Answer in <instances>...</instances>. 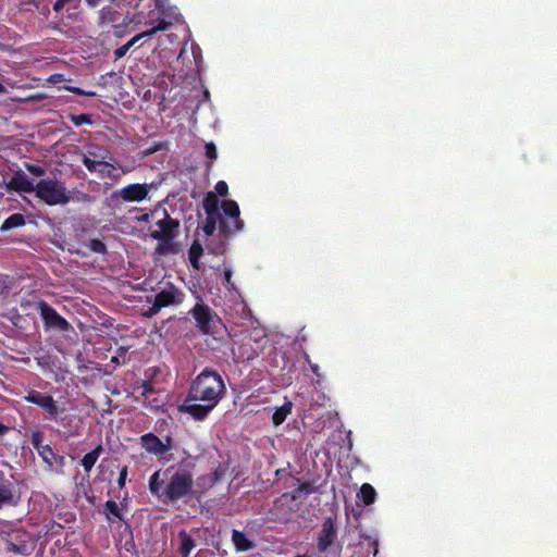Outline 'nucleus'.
I'll return each mask as SVG.
<instances>
[{
	"mask_svg": "<svg viewBox=\"0 0 557 557\" xmlns=\"http://www.w3.org/2000/svg\"><path fill=\"white\" fill-rule=\"evenodd\" d=\"M82 163L90 173H97L99 165H101V160H95L84 154L82 158Z\"/></svg>",
	"mask_w": 557,
	"mask_h": 557,
	"instance_id": "473e14b6",
	"label": "nucleus"
},
{
	"mask_svg": "<svg viewBox=\"0 0 557 557\" xmlns=\"http://www.w3.org/2000/svg\"><path fill=\"white\" fill-rule=\"evenodd\" d=\"M232 542L237 552H247L255 547V543L249 540L245 533L238 530H233Z\"/></svg>",
	"mask_w": 557,
	"mask_h": 557,
	"instance_id": "5701e85b",
	"label": "nucleus"
},
{
	"mask_svg": "<svg viewBox=\"0 0 557 557\" xmlns=\"http://www.w3.org/2000/svg\"><path fill=\"white\" fill-rule=\"evenodd\" d=\"M149 188L150 187L147 184H129L120 190L112 193L111 198L121 197L127 202H140L147 198Z\"/></svg>",
	"mask_w": 557,
	"mask_h": 557,
	"instance_id": "9b49d317",
	"label": "nucleus"
},
{
	"mask_svg": "<svg viewBox=\"0 0 557 557\" xmlns=\"http://www.w3.org/2000/svg\"><path fill=\"white\" fill-rule=\"evenodd\" d=\"M21 490L13 475L0 470V510L16 507L21 502Z\"/></svg>",
	"mask_w": 557,
	"mask_h": 557,
	"instance_id": "1a4fd4ad",
	"label": "nucleus"
},
{
	"mask_svg": "<svg viewBox=\"0 0 557 557\" xmlns=\"http://www.w3.org/2000/svg\"><path fill=\"white\" fill-rule=\"evenodd\" d=\"M314 493V487L309 482H302L292 492L283 493L280 497L275 498V508L282 509L285 505L290 506L292 503Z\"/></svg>",
	"mask_w": 557,
	"mask_h": 557,
	"instance_id": "4468645a",
	"label": "nucleus"
},
{
	"mask_svg": "<svg viewBox=\"0 0 557 557\" xmlns=\"http://www.w3.org/2000/svg\"><path fill=\"white\" fill-rule=\"evenodd\" d=\"M309 366H310L311 371H312V372H313L318 377H319V376H321L320 371H319V370H320V368H319V366H318L317 363H311V362L309 361Z\"/></svg>",
	"mask_w": 557,
	"mask_h": 557,
	"instance_id": "864d4df0",
	"label": "nucleus"
},
{
	"mask_svg": "<svg viewBox=\"0 0 557 557\" xmlns=\"http://www.w3.org/2000/svg\"><path fill=\"white\" fill-rule=\"evenodd\" d=\"M66 89L77 96H84L85 94V90L79 87H67Z\"/></svg>",
	"mask_w": 557,
	"mask_h": 557,
	"instance_id": "8fccbe9b",
	"label": "nucleus"
},
{
	"mask_svg": "<svg viewBox=\"0 0 557 557\" xmlns=\"http://www.w3.org/2000/svg\"><path fill=\"white\" fill-rule=\"evenodd\" d=\"M125 500L126 498H124V500L121 504H117L114 500H107L104 503L103 515L109 523L112 524L116 521H125V517L123 513V510L125 508Z\"/></svg>",
	"mask_w": 557,
	"mask_h": 557,
	"instance_id": "f3484780",
	"label": "nucleus"
},
{
	"mask_svg": "<svg viewBox=\"0 0 557 557\" xmlns=\"http://www.w3.org/2000/svg\"><path fill=\"white\" fill-rule=\"evenodd\" d=\"M23 400L42 409L45 420L57 423L63 421L60 419V414L65 409L59 405L52 395L32 388L23 396Z\"/></svg>",
	"mask_w": 557,
	"mask_h": 557,
	"instance_id": "39448f33",
	"label": "nucleus"
},
{
	"mask_svg": "<svg viewBox=\"0 0 557 557\" xmlns=\"http://www.w3.org/2000/svg\"><path fill=\"white\" fill-rule=\"evenodd\" d=\"M180 545H178V554L181 557H189L191 550L196 547L195 539L188 534L185 530H182L177 534Z\"/></svg>",
	"mask_w": 557,
	"mask_h": 557,
	"instance_id": "4be33fe9",
	"label": "nucleus"
},
{
	"mask_svg": "<svg viewBox=\"0 0 557 557\" xmlns=\"http://www.w3.org/2000/svg\"><path fill=\"white\" fill-rule=\"evenodd\" d=\"M154 300L162 309L170 306H178L185 300V293L173 283H169L165 288L156 294Z\"/></svg>",
	"mask_w": 557,
	"mask_h": 557,
	"instance_id": "f8f14e48",
	"label": "nucleus"
},
{
	"mask_svg": "<svg viewBox=\"0 0 557 557\" xmlns=\"http://www.w3.org/2000/svg\"><path fill=\"white\" fill-rule=\"evenodd\" d=\"M188 397L186 398L184 405L182 406V411L188 413L196 421H203L209 413L216 407L208 401H194L189 403Z\"/></svg>",
	"mask_w": 557,
	"mask_h": 557,
	"instance_id": "2eb2a0df",
	"label": "nucleus"
},
{
	"mask_svg": "<svg viewBox=\"0 0 557 557\" xmlns=\"http://www.w3.org/2000/svg\"><path fill=\"white\" fill-rule=\"evenodd\" d=\"M5 90L4 86L0 83V94Z\"/></svg>",
	"mask_w": 557,
	"mask_h": 557,
	"instance_id": "680f3d73",
	"label": "nucleus"
},
{
	"mask_svg": "<svg viewBox=\"0 0 557 557\" xmlns=\"http://www.w3.org/2000/svg\"><path fill=\"white\" fill-rule=\"evenodd\" d=\"M337 539V530L335 525V520L332 517H327L323 523L321 532L318 536L317 546L320 553H325L331 545Z\"/></svg>",
	"mask_w": 557,
	"mask_h": 557,
	"instance_id": "ddd939ff",
	"label": "nucleus"
},
{
	"mask_svg": "<svg viewBox=\"0 0 557 557\" xmlns=\"http://www.w3.org/2000/svg\"><path fill=\"white\" fill-rule=\"evenodd\" d=\"M127 473H128V468H127V466H124L120 470L119 478H117V485H119L120 488H123L125 486L126 479H127Z\"/></svg>",
	"mask_w": 557,
	"mask_h": 557,
	"instance_id": "79ce46f5",
	"label": "nucleus"
},
{
	"mask_svg": "<svg viewBox=\"0 0 557 557\" xmlns=\"http://www.w3.org/2000/svg\"><path fill=\"white\" fill-rule=\"evenodd\" d=\"M151 495L164 505L188 503L194 494V474L183 463L172 465L153 472L148 481Z\"/></svg>",
	"mask_w": 557,
	"mask_h": 557,
	"instance_id": "f257e3e1",
	"label": "nucleus"
},
{
	"mask_svg": "<svg viewBox=\"0 0 557 557\" xmlns=\"http://www.w3.org/2000/svg\"><path fill=\"white\" fill-rule=\"evenodd\" d=\"M7 188L17 193L30 194L35 191L36 185H34V183L27 178L26 174L20 170L15 172L7 183Z\"/></svg>",
	"mask_w": 557,
	"mask_h": 557,
	"instance_id": "dca6fc26",
	"label": "nucleus"
},
{
	"mask_svg": "<svg viewBox=\"0 0 557 557\" xmlns=\"http://www.w3.org/2000/svg\"><path fill=\"white\" fill-rule=\"evenodd\" d=\"M97 174L100 178H111L113 181H116L119 178V174L116 173L115 166L107 162L104 160H101V165H99V170L97 171Z\"/></svg>",
	"mask_w": 557,
	"mask_h": 557,
	"instance_id": "c756f323",
	"label": "nucleus"
},
{
	"mask_svg": "<svg viewBox=\"0 0 557 557\" xmlns=\"http://www.w3.org/2000/svg\"><path fill=\"white\" fill-rule=\"evenodd\" d=\"M63 525L59 522L52 521L48 527L46 531L47 537H53L57 535H60L63 531Z\"/></svg>",
	"mask_w": 557,
	"mask_h": 557,
	"instance_id": "c9c22d12",
	"label": "nucleus"
},
{
	"mask_svg": "<svg viewBox=\"0 0 557 557\" xmlns=\"http://www.w3.org/2000/svg\"><path fill=\"white\" fill-rule=\"evenodd\" d=\"M162 310V308L160 307V305L153 299L151 306L149 307V309L144 313V315L146 318H152L154 315H157L160 311Z\"/></svg>",
	"mask_w": 557,
	"mask_h": 557,
	"instance_id": "a19ab883",
	"label": "nucleus"
},
{
	"mask_svg": "<svg viewBox=\"0 0 557 557\" xmlns=\"http://www.w3.org/2000/svg\"><path fill=\"white\" fill-rule=\"evenodd\" d=\"M215 195L226 197L228 194V185L224 181H219L214 186Z\"/></svg>",
	"mask_w": 557,
	"mask_h": 557,
	"instance_id": "58836bf2",
	"label": "nucleus"
},
{
	"mask_svg": "<svg viewBox=\"0 0 557 557\" xmlns=\"http://www.w3.org/2000/svg\"><path fill=\"white\" fill-rule=\"evenodd\" d=\"M199 301L190 309L189 313L196 322V326L203 335H214L216 333V324L221 322L219 315L197 296Z\"/></svg>",
	"mask_w": 557,
	"mask_h": 557,
	"instance_id": "6e6552de",
	"label": "nucleus"
},
{
	"mask_svg": "<svg viewBox=\"0 0 557 557\" xmlns=\"http://www.w3.org/2000/svg\"><path fill=\"white\" fill-rule=\"evenodd\" d=\"M26 170L35 176H44L46 174L45 168L34 163H25Z\"/></svg>",
	"mask_w": 557,
	"mask_h": 557,
	"instance_id": "4c0bfd02",
	"label": "nucleus"
},
{
	"mask_svg": "<svg viewBox=\"0 0 557 557\" xmlns=\"http://www.w3.org/2000/svg\"><path fill=\"white\" fill-rule=\"evenodd\" d=\"M44 437H45L44 432H41L39 430L32 431L29 442H30L32 446L34 447V449H36V451H38L41 447H44L46 445V444H44Z\"/></svg>",
	"mask_w": 557,
	"mask_h": 557,
	"instance_id": "2f4dec72",
	"label": "nucleus"
},
{
	"mask_svg": "<svg viewBox=\"0 0 557 557\" xmlns=\"http://www.w3.org/2000/svg\"><path fill=\"white\" fill-rule=\"evenodd\" d=\"M158 372V369L157 368H149L147 371H146V376H152L154 375L156 373Z\"/></svg>",
	"mask_w": 557,
	"mask_h": 557,
	"instance_id": "13d9d810",
	"label": "nucleus"
},
{
	"mask_svg": "<svg viewBox=\"0 0 557 557\" xmlns=\"http://www.w3.org/2000/svg\"><path fill=\"white\" fill-rule=\"evenodd\" d=\"M38 310L46 330H57L60 332H69L72 330L70 322L60 315L47 301L40 300L38 302Z\"/></svg>",
	"mask_w": 557,
	"mask_h": 557,
	"instance_id": "9d476101",
	"label": "nucleus"
},
{
	"mask_svg": "<svg viewBox=\"0 0 557 557\" xmlns=\"http://www.w3.org/2000/svg\"><path fill=\"white\" fill-rule=\"evenodd\" d=\"M65 547V542L61 541V540H57L53 544V546L50 548V553L52 555L55 554V549H63Z\"/></svg>",
	"mask_w": 557,
	"mask_h": 557,
	"instance_id": "09e8293b",
	"label": "nucleus"
},
{
	"mask_svg": "<svg viewBox=\"0 0 557 557\" xmlns=\"http://www.w3.org/2000/svg\"><path fill=\"white\" fill-rule=\"evenodd\" d=\"M202 207L207 214L202 226L206 236H212L219 230L224 238H230L244 228L239 206L235 200H223L220 203L218 196L209 191L203 198Z\"/></svg>",
	"mask_w": 557,
	"mask_h": 557,
	"instance_id": "f03ea898",
	"label": "nucleus"
},
{
	"mask_svg": "<svg viewBox=\"0 0 557 557\" xmlns=\"http://www.w3.org/2000/svg\"><path fill=\"white\" fill-rule=\"evenodd\" d=\"M23 5L27 4H34L36 8H38V2L36 0H22Z\"/></svg>",
	"mask_w": 557,
	"mask_h": 557,
	"instance_id": "4d7b16f0",
	"label": "nucleus"
},
{
	"mask_svg": "<svg viewBox=\"0 0 557 557\" xmlns=\"http://www.w3.org/2000/svg\"><path fill=\"white\" fill-rule=\"evenodd\" d=\"M0 541L4 545L5 553L22 557L30 556L37 543L33 533L11 521L0 522Z\"/></svg>",
	"mask_w": 557,
	"mask_h": 557,
	"instance_id": "20e7f679",
	"label": "nucleus"
},
{
	"mask_svg": "<svg viewBox=\"0 0 557 557\" xmlns=\"http://www.w3.org/2000/svg\"><path fill=\"white\" fill-rule=\"evenodd\" d=\"M37 453L49 468H52L58 461L60 465H63L64 457L58 456L53 448L48 444L41 447Z\"/></svg>",
	"mask_w": 557,
	"mask_h": 557,
	"instance_id": "b1692460",
	"label": "nucleus"
},
{
	"mask_svg": "<svg viewBox=\"0 0 557 557\" xmlns=\"http://www.w3.org/2000/svg\"><path fill=\"white\" fill-rule=\"evenodd\" d=\"M129 50V46L124 44L123 46L119 47L114 50V58L115 60L122 59Z\"/></svg>",
	"mask_w": 557,
	"mask_h": 557,
	"instance_id": "37998d69",
	"label": "nucleus"
},
{
	"mask_svg": "<svg viewBox=\"0 0 557 557\" xmlns=\"http://www.w3.org/2000/svg\"><path fill=\"white\" fill-rule=\"evenodd\" d=\"M84 96H86V97H95V96H96V92H95V91H86V90H85Z\"/></svg>",
	"mask_w": 557,
	"mask_h": 557,
	"instance_id": "052dcab7",
	"label": "nucleus"
},
{
	"mask_svg": "<svg viewBox=\"0 0 557 557\" xmlns=\"http://www.w3.org/2000/svg\"><path fill=\"white\" fill-rule=\"evenodd\" d=\"M100 151H101V149L98 146H91V148H89L87 151V153H88L87 156L89 158L94 157V158H101L102 160H104L106 156L101 154Z\"/></svg>",
	"mask_w": 557,
	"mask_h": 557,
	"instance_id": "c03bdc74",
	"label": "nucleus"
},
{
	"mask_svg": "<svg viewBox=\"0 0 557 557\" xmlns=\"http://www.w3.org/2000/svg\"><path fill=\"white\" fill-rule=\"evenodd\" d=\"M138 388H141L143 396H148L154 393V386L150 379L140 381Z\"/></svg>",
	"mask_w": 557,
	"mask_h": 557,
	"instance_id": "e433bc0d",
	"label": "nucleus"
},
{
	"mask_svg": "<svg viewBox=\"0 0 557 557\" xmlns=\"http://www.w3.org/2000/svg\"><path fill=\"white\" fill-rule=\"evenodd\" d=\"M202 253H203L202 245L200 244V242L198 239H195L188 250V259H189L191 267L195 270L201 269L200 257L202 256Z\"/></svg>",
	"mask_w": 557,
	"mask_h": 557,
	"instance_id": "a878e982",
	"label": "nucleus"
},
{
	"mask_svg": "<svg viewBox=\"0 0 557 557\" xmlns=\"http://www.w3.org/2000/svg\"><path fill=\"white\" fill-rule=\"evenodd\" d=\"M103 450L102 444H98L92 450L87 453L81 460V465L84 468V471L88 474L97 460L99 459L101 453Z\"/></svg>",
	"mask_w": 557,
	"mask_h": 557,
	"instance_id": "393cba45",
	"label": "nucleus"
},
{
	"mask_svg": "<svg viewBox=\"0 0 557 557\" xmlns=\"http://www.w3.org/2000/svg\"><path fill=\"white\" fill-rule=\"evenodd\" d=\"M299 506L297 504L292 503L290 506L285 505L282 509L275 508V500L273 502V507L270 509L271 520L275 522L286 523L292 519V515L298 511Z\"/></svg>",
	"mask_w": 557,
	"mask_h": 557,
	"instance_id": "6ab92c4d",
	"label": "nucleus"
},
{
	"mask_svg": "<svg viewBox=\"0 0 557 557\" xmlns=\"http://www.w3.org/2000/svg\"><path fill=\"white\" fill-rule=\"evenodd\" d=\"M226 393L223 377L216 371L205 368L191 382L188 400L208 401L216 406Z\"/></svg>",
	"mask_w": 557,
	"mask_h": 557,
	"instance_id": "7ed1b4c3",
	"label": "nucleus"
},
{
	"mask_svg": "<svg viewBox=\"0 0 557 557\" xmlns=\"http://www.w3.org/2000/svg\"><path fill=\"white\" fill-rule=\"evenodd\" d=\"M79 0H57L53 3V11L55 13L61 12L64 8L66 9L67 18L71 21L77 20V9H78Z\"/></svg>",
	"mask_w": 557,
	"mask_h": 557,
	"instance_id": "aec40b11",
	"label": "nucleus"
},
{
	"mask_svg": "<svg viewBox=\"0 0 557 557\" xmlns=\"http://www.w3.org/2000/svg\"><path fill=\"white\" fill-rule=\"evenodd\" d=\"M49 27L52 29H59V27L57 25H52V24H50Z\"/></svg>",
	"mask_w": 557,
	"mask_h": 557,
	"instance_id": "e2e57ef3",
	"label": "nucleus"
},
{
	"mask_svg": "<svg viewBox=\"0 0 557 557\" xmlns=\"http://www.w3.org/2000/svg\"><path fill=\"white\" fill-rule=\"evenodd\" d=\"M9 431V426H7L5 424H3L2 422H0V436L4 435L5 433H8Z\"/></svg>",
	"mask_w": 557,
	"mask_h": 557,
	"instance_id": "6e6d98bb",
	"label": "nucleus"
},
{
	"mask_svg": "<svg viewBox=\"0 0 557 557\" xmlns=\"http://www.w3.org/2000/svg\"><path fill=\"white\" fill-rule=\"evenodd\" d=\"M127 32V26L126 25H115L114 26V29H113V35L116 37V38H121L123 37Z\"/></svg>",
	"mask_w": 557,
	"mask_h": 557,
	"instance_id": "a18cd8bd",
	"label": "nucleus"
},
{
	"mask_svg": "<svg viewBox=\"0 0 557 557\" xmlns=\"http://www.w3.org/2000/svg\"><path fill=\"white\" fill-rule=\"evenodd\" d=\"M232 274H233L232 270H230V269H226L224 271V278H225L226 284H231Z\"/></svg>",
	"mask_w": 557,
	"mask_h": 557,
	"instance_id": "5fc2aeb1",
	"label": "nucleus"
},
{
	"mask_svg": "<svg viewBox=\"0 0 557 557\" xmlns=\"http://www.w3.org/2000/svg\"><path fill=\"white\" fill-rule=\"evenodd\" d=\"M25 225V218L22 213H13L9 218H7L1 227V232H7L16 227H21Z\"/></svg>",
	"mask_w": 557,
	"mask_h": 557,
	"instance_id": "bb28decb",
	"label": "nucleus"
},
{
	"mask_svg": "<svg viewBox=\"0 0 557 557\" xmlns=\"http://www.w3.org/2000/svg\"><path fill=\"white\" fill-rule=\"evenodd\" d=\"M156 9L161 16L174 22H178L182 17L177 7L171 5L169 0H156Z\"/></svg>",
	"mask_w": 557,
	"mask_h": 557,
	"instance_id": "412c9836",
	"label": "nucleus"
},
{
	"mask_svg": "<svg viewBox=\"0 0 557 557\" xmlns=\"http://www.w3.org/2000/svg\"><path fill=\"white\" fill-rule=\"evenodd\" d=\"M292 407V403L287 401L283 406L276 408L272 416L273 424L276 426L281 425L286 420L287 416L290 413Z\"/></svg>",
	"mask_w": 557,
	"mask_h": 557,
	"instance_id": "c85d7f7f",
	"label": "nucleus"
},
{
	"mask_svg": "<svg viewBox=\"0 0 557 557\" xmlns=\"http://www.w3.org/2000/svg\"><path fill=\"white\" fill-rule=\"evenodd\" d=\"M140 445L149 454L156 456L164 455L163 441L151 432L140 436Z\"/></svg>",
	"mask_w": 557,
	"mask_h": 557,
	"instance_id": "a211bd4d",
	"label": "nucleus"
},
{
	"mask_svg": "<svg viewBox=\"0 0 557 557\" xmlns=\"http://www.w3.org/2000/svg\"><path fill=\"white\" fill-rule=\"evenodd\" d=\"M158 230L151 232V237L160 242L157 251L166 253L172 247L173 239L180 231V221L173 219L166 210H163V218L156 222Z\"/></svg>",
	"mask_w": 557,
	"mask_h": 557,
	"instance_id": "423d86ee",
	"label": "nucleus"
},
{
	"mask_svg": "<svg viewBox=\"0 0 557 557\" xmlns=\"http://www.w3.org/2000/svg\"><path fill=\"white\" fill-rule=\"evenodd\" d=\"M205 150H206V157L208 159L215 160L218 158L216 146L214 145V143H212V141L207 143L205 146Z\"/></svg>",
	"mask_w": 557,
	"mask_h": 557,
	"instance_id": "ea45409f",
	"label": "nucleus"
},
{
	"mask_svg": "<svg viewBox=\"0 0 557 557\" xmlns=\"http://www.w3.org/2000/svg\"><path fill=\"white\" fill-rule=\"evenodd\" d=\"M103 0H86L87 5L90 8L98 7ZM115 0H110V2H114Z\"/></svg>",
	"mask_w": 557,
	"mask_h": 557,
	"instance_id": "603ef678",
	"label": "nucleus"
},
{
	"mask_svg": "<svg viewBox=\"0 0 557 557\" xmlns=\"http://www.w3.org/2000/svg\"><path fill=\"white\" fill-rule=\"evenodd\" d=\"M150 36H152V35L150 34V30L148 29L146 32H143V33H139V34L135 35L134 38H135V40L139 41L143 38L150 37Z\"/></svg>",
	"mask_w": 557,
	"mask_h": 557,
	"instance_id": "3c124183",
	"label": "nucleus"
},
{
	"mask_svg": "<svg viewBox=\"0 0 557 557\" xmlns=\"http://www.w3.org/2000/svg\"><path fill=\"white\" fill-rule=\"evenodd\" d=\"M138 42L137 40H135V38L133 37L132 39H129L126 45L129 46V49L136 44Z\"/></svg>",
	"mask_w": 557,
	"mask_h": 557,
	"instance_id": "bf43d9fd",
	"label": "nucleus"
},
{
	"mask_svg": "<svg viewBox=\"0 0 557 557\" xmlns=\"http://www.w3.org/2000/svg\"><path fill=\"white\" fill-rule=\"evenodd\" d=\"M35 193L48 206L66 205L70 201L64 184L55 178L40 180Z\"/></svg>",
	"mask_w": 557,
	"mask_h": 557,
	"instance_id": "0eeeda50",
	"label": "nucleus"
},
{
	"mask_svg": "<svg viewBox=\"0 0 557 557\" xmlns=\"http://www.w3.org/2000/svg\"><path fill=\"white\" fill-rule=\"evenodd\" d=\"M163 446H164V454L168 453L169 450H171L173 448V438L169 435L165 436L164 441H163Z\"/></svg>",
	"mask_w": 557,
	"mask_h": 557,
	"instance_id": "de8ad7c7",
	"label": "nucleus"
},
{
	"mask_svg": "<svg viewBox=\"0 0 557 557\" xmlns=\"http://www.w3.org/2000/svg\"><path fill=\"white\" fill-rule=\"evenodd\" d=\"M168 17H163L159 20L158 24L150 28V34L151 35H154L156 33L158 32H162V30H166L169 29L171 26H172V20L169 18V21L166 20Z\"/></svg>",
	"mask_w": 557,
	"mask_h": 557,
	"instance_id": "f704fd0d",
	"label": "nucleus"
},
{
	"mask_svg": "<svg viewBox=\"0 0 557 557\" xmlns=\"http://www.w3.org/2000/svg\"><path fill=\"white\" fill-rule=\"evenodd\" d=\"M358 496L364 505L369 506L375 502L376 491L371 484L364 483L361 485Z\"/></svg>",
	"mask_w": 557,
	"mask_h": 557,
	"instance_id": "cd10ccee",
	"label": "nucleus"
},
{
	"mask_svg": "<svg viewBox=\"0 0 557 557\" xmlns=\"http://www.w3.org/2000/svg\"><path fill=\"white\" fill-rule=\"evenodd\" d=\"M90 251L95 252V253H100V255H103L107 252V246L106 244L98 239V238H92L88 245Z\"/></svg>",
	"mask_w": 557,
	"mask_h": 557,
	"instance_id": "72a5a7b5",
	"label": "nucleus"
},
{
	"mask_svg": "<svg viewBox=\"0 0 557 557\" xmlns=\"http://www.w3.org/2000/svg\"><path fill=\"white\" fill-rule=\"evenodd\" d=\"M70 121L75 125V126H82L84 124L86 125H91L92 124V117L90 114H86V113H83V114H70Z\"/></svg>",
	"mask_w": 557,
	"mask_h": 557,
	"instance_id": "7c9ffc66",
	"label": "nucleus"
},
{
	"mask_svg": "<svg viewBox=\"0 0 557 557\" xmlns=\"http://www.w3.org/2000/svg\"><path fill=\"white\" fill-rule=\"evenodd\" d=\"M225 469L220 465L213 472V482H218L224 475Z\"/></svg>",
	"mask_w": 557,
	"mask_h": 557,
	"instance_id": "49530a36",
	"label": "nucleus"
}]
</instances>
